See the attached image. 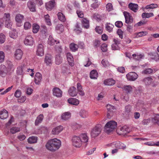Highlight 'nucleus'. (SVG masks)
Returning <instances> with one entry per match:
<instances>
[{"instance_id": "1", "label": "nucleus", "mask_w": 159, "mask_h": 159, "mask_svg": "<svg viewBox=\"0 0 159 159\" xmlns=\"http://www.w3.org/2000/svg\"><path fill=\"white\" fill-rule=\"evenodd\" d=\"M61 146V141L59 139L55 138L48 140L45 146L48 150L54 152L58 150Z\"/></svg>"}, {"instance_id": "2", "label": "nucleus", "mask_w": 159, "mask_h": 159, "mask_svg": "<svg viewBox=\"0 0 159 159\" xmlns=\"http://www.w3.org/2000/svg\"><path fill=\"white\" fill-rule=\"evenodd\" d=\"M88 140L86 134H83L80 136H74L72 139L73 145L77 148L80 147L84 143H86Z\"/></svg>"}, {"instance_id": "3", "label": "nucleus", "mask_w": 159, "mask_h": 159, "mask_svg": "<svg viewBox=\"0 0 159 159\" xmlns=\"http://www.w3.org/2000/svg\"><path fill=\"white\" fill-rule=\"evenodd\" d=\"M117 123L114 120L107 122L104 127V131L108 134L113 131L117 127Z\"/></svg>"}, {"instance_id": "4", "label": "nucleus", "mask_w": 159, "mask_h": 159, "mask_svg": "<svg viewBox=\"0 0 159 159\" xmlns=\"http://www.w3.org/2000/svg\"><path fill=\"white\" fill-rule=\"evenodd\" d=\"M102 129V126L101 125H97L91 130L90 134L92 137L95 138L98 136L101 133Z\"/></svg>"}, {"instance_id": "5", "label": "nucleus", "mask_w": 159, "mask_h": 159, "mask_svg": "<svg viewBox=\"0 0 159 159\" xmlns=\"http://www.w3.org/2000/svg\"><path fill=\"white\" fill-rule=\"evenodd\" d=\"M121 88L127 94H125V96H122L121 98V99L125 100L126 101H127L129 100V97L127 94L130 93L132 91V88L129 85H125L123 87Z\"/></svg>"}, {"instance_id": "6", "label": "nucleus", "mask_w": 159, "mask_h": 159, "mask_svg": "<svg viewBox=\"0 0 159 159\" xmlns=\"http://www.w3.org/2000/svg\"><path fill=\"white\" fill-rule=\"evenodd\" d=\"M3 18L5 20V27L9 29H11L12 22L10 19V14L9 13H5Z\"/></svg>"}, {"instance_id": "7", "label": "nucleus", "mask_w": 159, "mask_h": 159, "mask_svg": "<svg viewBox=\"0 0 159 159\" xmlns=\"http://www.w3.org/2000/svg\"><path fill=\"white\" fill-rule=\"evenodd\" d=\"M24 16L20 14L16 15L15 19L16 21V25L18 27H20L22 25V21L24 20Z\"/></svg>"}, {"instance_id": "8", "label": "nucleus", "mask_w": 159, "mask_h": 159, "mask_svg": "<svg viewBox=\"0 0 159 159\" xmlns=\"http://www.w3.org/2000/svg\"><path fill=\"white\" fill-rule=\"evenodd\" d=\"M123 14L125 18V22L127 24H130L133 22V18L129 12L125 11Z\"/></svg>"}, {"instance_id": "9", "label": "nucleus", "mask_w": 159, "mask_h": 159, "mask_svg": "<svg viewBox=\"0 0 159 159\" xmlns=\"http://www.w3.org/2000/svg\"><path fill=\"white\" fill-rule=\"evenodd\" d=\"M138 77V75L134 72H130L126 75L127 79L129 81H134L137 79Z\"/></svg>"}, {"instance_id": "10", "label": "nucleus", "mask_w": 159, "mask_h": 159, "mask_svg": "<svg viewBox=\"0 0 159 159\" xmlns=\"http://www.w3.org/2000/svg\"><path fill=\"white\" fill-rule=\"evenodd\" d=\"M24 43L26 45L32 46L34 43L33 39L31 35H29L26 37Z\"/></svg>"}, {"instance_id": "11", "label": "nucleus", "mask_w": 159, "mask_h": 159, "mask_svg": "<svg viewBox=\"0 0 159 159\" xmlns=\"http://www.w3.org/2000/svg\"><path fill=\"white\" fill-rule=\"evenodd\" d=\"M53 94L58 98H61L62 96V91L58 88H55L52 90Z\"/></svg>"}, {"instance_id": "12", "label": "nucleus", "mask_w": 159, "mask_h": 159, "mask_svg": "<svg viewBox=\"0 0 159 159\" xmlns=\"http://www.w3.org/2000/svg\"><path fill=\"white\" fill-rule=\"evenodd\" d=\"M112 147L114 149L111 151L112 155H114L118 152L119 149V145L118 143H113L112 144Z\"/></svg>"}, {"instance_id": "13", "label": "nucleus", "mask_w": 159, "mask_h": 159, "mask_svg": "<svg viewBox=\"0 0 159 159\" xmlns=\"http://www.w3.org/2000/svg\"><path fill=\"white\" fill-rule=\"evenodd\" d=\"M36 54L38 56H42L44 55L43 46L42 44H39L37 46Z\"/></svg>"}, {"instance_id": "14", "label": "nucleus", "mask_w": 159, "mask_h": 159, "mask_svg": "<svg viewBox=\"0 0 159 159\" xmlns=\"http://www.w3.org/2000/svg\"><path fill=\"white\" fill-rule=\"evenodd\" d=\"M23 52L20 49H17L15 52L14 56L15 58L18 60H20L23 56Z\"/></svg>"}, {"instance_id": "15", "label": "nucleus", "mask_w": 159, "mask_h": 159, "mask_svg": "<svg viewBox=\"0 0 159 159\" xmlns=\"http://www.w3.org/2000/svg\"><path fill=\"white\" fill-rule=\"evenodd\" d=\"M63 129V127L62 126H59L52 129V133L53 135H57L60 133Z\"/></svg>"}, {"instance_id": "16", "label": "nucleus", "mask_w": 159, "mask_h": 159, "mask_svg": "<svg viewBox=\"0 0 159 159\" xmlns=\"http://www.w3.org/2000/svg\"><path fill=\"white\" fill-rule=\"evenodd\" d=\"M28 7L30 11L32 12L36 11V7L35 3L31 1H29L27 3Z\"/></svg>"}, {"instance_id": "17", "label": "nucleus", "mask_w": 159, "mask_h": 159, "mask_svg": "<svg viewBox=\"0 0 159 159\" xmlns=\"http://www.w3.org/2000/svg\"><path fill=\"white\" fill-rule=\"evenodd\" d=\"M55 5L54 0L50 1L45 4V7L47 10H51L54 7Z\"/></svg>"}, {"instance_id": "18", "label": "nucleus", "mask_w": 159, "mask_h": 159, "mask_svg": "<svg viewBox=\"0 0 159 159\" xmlns=\"http://www.w3.org/2000/svg\"><path fill=\"white\" fill-rule=\"evenodd\" d=\"M66 57L69 64L71 66H73L74 64L73 57L72 54L68 52L66 54Z\"/></svg>"}, {"instance_id": "19", "label": "nucleus", "mask_w": 159, "mask_h": 159, "mask_svg": "<svg viewBox=\"0 0 159 159\" xmlns=\"http://www.w3.org/2000/svg\"><path fill=\"white\" fill-rule=\"evenodd\" d=\"M129 128L126 125L121 127L120 129V135H124L129 132Z\"/></svg>"}, {"instance_id": "20", "label": "nucleus", "mask_w": 159, "mask_h": 159, "mask_svg": "<svg viewBox=\"0 0 159 159\" xmlns=\"http://www.w3.org/2000/svg\"><path fill=\"white\" fill-rule=\"evenodd\" d=\"M8 111L5 109L0 111V118L2 119H4L8 117Z\"/></svg>"}, {"instance_id": "21", "label": "nucleus", "mask_w": 159, "mask_h": 159, "mask_svg": "<svg viewBox=\"0 0 159 159\" xmlns=\"http://www.w3.org/2000/svg\"><path fill=\"white\" fill-rule=\"evenodd\" d=\"M42 79V76L41 74L39 72L36 73L35 78L34 82L37 84H39L41 81Z\"/></svg>"}, {"instance_id": "22", "label": "nucleus", "mask_w": 159, "mask_h": 159, "mask_svg": "<svg viewBox=\"0 0 159 159\" xmlns=\"http://www.w3.org/2000/svg\"><path fill=\"white\" fill-rule=\"evenodd\" d=\"M129 8L134 12H136L138 9V6L137 4L130 3L129 4Z\"/></svg>"}, {"instance_id": "23", "label": "nucleus", "mask_w": 159, "mask_h": 159, "mask_svg": "<svg viewBox=\"0 0 159 159\" xmlns=\"http://www.w3.org/2000/svg\"><path fill=\"white\" fill-rule=\"evenodd\" d=\"M44 61L47 65L51 64L52 61V57L49 54H47L45 56Z\"/></svg>"}, {"instance_id": "24", "label": "nucleus", "mask_w": 159, "mask_h": 159, "mask_svg": "<svg viewBox=\"0 0 159 159\" xmlns=\"http://www.w3.org/2000/svg\"><path fill=\"white\" fill-rule=\"evenodd\" d=\"M83 27L86 29H88L89 26V21L86 18H83L82 20Z\"/></svg>"}, {"instance_id": "25", "label": "nucleus", "mask_w": 159, "mask_h": 159, "mask_svg": "<svg viewBox=\"0 0 159 159\" xmlns=\"http://www.w3.org/2000/svg\"><path fill=\"white\" fill-rule=\"evenodd\" d=\"M68 102L70 104L75 105H77L79 103L78 100L74 98H70L68 99Z\"/></svg>"}, {"instance_id": "26", "label": "nucleus", "mask_w": 159, "mask_h": 159, "mask_svg": "<svg viewBox=\"0 0 159 159\" xmlns=\"http://www.w3.org/2000/svg\"><path fill=\"white\" fill-rule=\"evenodd\" d=\"M68 92L69 94L71 96H75L77 94L76 89L74 87L70 88L68 91Z\"/></svg>"}, {"instance_id": "27", "label": "nucleus", "mask_w": 159, "mask_h": 159, "mask_svg": "<svg viewBox=\"0 0 159 159\" xmlns=\"http://www.w3.org/2000/svg\"><path fill=\"white\" fill-rule=\"evenodd\" d=\"M71 113L69 112H65L61 116V118L64 120H66L69 119L71 117Z\"/></svg>"}, {"instance_id": "28", "label": "nucleus", "mask_w": 159, "mask_h": 159, "mask_svg": "<svg viewBox=\"0 0 159 159\" xmlns=\"http://www.w3.org/2000/svg\"><path fill=\"white\" fill-rule=\"evenodd\" d=\"M114 43L111 45V48L113 50H117L118 49V44L119 42L118 39H114Z\"/></svg>"}, {"instance_id": "29", "label": "nucleus", "mask_w": 159, "mask_h": 159, "mask_svg": "<svg viewBox=\"0 0 159 159\" xmlns=\"http://www.w3.org/2000/svg\"><path fill=\"white\" fill-rule=\"evenodd\" d=\"M77 88L79 95L81 96H84L85 93L82 89V86L79 83H78L77 84Z\"/></svg>"}, {"instance_id": "30", "label": "nucleus", "mask_w": 159, "mask_h": 159, "mask_svg": "<svg viewBox=\"0 0 159 159\" xmlns=\"http://www.w3.org/2000/svg\"><path fill=\"white\" fill-rule=\"evenodd\" d=\"M115 81L112 79H109L105 80L104 81V84L107 85L111 86L115 84Z\"/></svg>"}, {"instance_id": "31", "label": "nucleus", "mask_w": 159, "mask_h": 159, "mask_svg": "<svg viewBox=\"0 0 159 159\" xmlns=\"http://www.w3.org/2000/svg\"><path fill=\"white\" fill-rule=\"evenodd\" d=\"M98 72L96 70H93L90 72V77L92 79H97L98 77Z\"/></svg>"}, {"instance_id": "32", "label": "nucleus", "mask_w": 159, "mask_h": 159, "mask_svg": "<svg viewBox=\"0 0 159 159\" xmlns=\"http://www.w3.org/2000/svg\"><path fill=\"white\" fill-rule=\"evenodd\" d=\"M10 37L14 39H16L18 37V33L16 30H13L9 33Z\"/></svg>"}, {"instance_id": "33", "label": "nucleus", "mask_w": 159, "mask_h": 159, "mask_svg": "<svg viewBox=\"0 0 159 159\" xmlns=\"http://www.w3.org/2000/svg\"><path fill=\"white\" fill-rule=\"evenodd\" d=\"M43 119V114H40L37 116L35 120V124L36 125H38L41 123Z\"/></svg>"}, {"instance_id": "34", "label": "nucleus", "mask_w": 159, "mask_h": 159, "mask_svg": "<svg viewBox=\"0 0 159 159\" xmlns=\"http://www.w3.org/2000/svg\"><path fill=\"white\" fill-rule=\"evenodd\" d=\"M64 30V27L61 24H58L56 27V30L58 34L62 33Z\"/></svg>"}, {"instance_id": "35", "label": "nucleus", "mask_w": 159, "mask_h": 159, "mask_svg": "<svg viewBox=\"0 0 159 159\" xmlns=\"http://www.w3.org/2000/svg\"><path fill=\"white\" fill-rule=\"evenodd\" d=\"M57 16L58 19L61 22H65L66 21V18L65 16L62 12H58Z\"/></svg>"}, {"instance_id": "36", "label": "nucleus", "mask_w": 159, "mask_h": 159, "mask_svg": "<svg viewBox=\"0 0 159 159\" xmlns=\"http://www.w3.org/2000/svg\"><path fill=\"white\" fill-rule=\"evenodd\" d=\"M106 107L107 110V112H113L116 110V108L114 106L110 104H107Z\"/></svg>"}, {"instance_id": "37", "label": "nucleus", "mask_w": 159, "mask_h": 159, "mask_svg": "<svg viewBox=\"0 0 159 159\" xmlns=\"http://www.w3.org/2000/svg\"><path fill=\"white\" fill-rule=\"evenodd\" d=\"M38 137L36 136H32L29 137L28 139V142L29 143L32 144L37 143Z\"/></svg>"}, {"instance_id": "38", "label": "nucleus", "mask_w": 159, "mask_h": 159, "mask_svg": "<svg viewBox=\"0 0 159 159\" xmlns=\"http://www.w3.org/2000/svg\"><path fill=\"white\" fill-rule=\"evenodd\" d=\"M79 115L81 117L84 118L88 116V113L86 110L82 109L80 111Z\"/></svg>"}, {"instance_id": "39", "label": "nucleus", "mask_w": 159, "mask_h": 159, "mask_svg": "<svg viewBox=\"0 0 159 159\" xmlns=\"http://www.w3.org/2000/svg\"><path fill=\"white\" fill-rule=\"evenodd\" d=\"M152 122L155 124L159 125V115L156 114L152 119Z\"/></svg>"}, {"instance_id": "40", "label": "nucleus", "mask_w": 159, "mask_h": 159, "mask_svg": "<svg viewBox=\"0 0 159 159\" xmlns=\"http://www.w3.org/2000/svg\"><path fill=\"white\" fill-rule=\"evenodd\" d=\"M70 49L73 52H75L78 48V46L74 43H71L70 46Z\"/></svg>"}, {"instance_id": "41", "label": "nucleus", "mask_w": 159, "mask_h": 159, "mask_svg": "<svg viewBox=\"0 0 159 159\" xmlns=\"http://www.w3.org/2000/svg\"><path fill=\"white\" fill-rule=\"evenodd\" d=\"M154 16V14L152 13H143L142 14V17L143 18H148Z\"/></svg>"}, {"instance_id": "42", "label": "nucleus", "mask_w": 159, "mask_h": 159, "mask_svg": "<svg viewBox=\"0 0 159 159\" xmlns=\"http://www.w3.org/2000/svg\"><path fill=\"white\" fill-rule=\"evenodd\" d=\"M158 6L157 4L155 3H152L146 6L144 9H154L157 8Z\"/></svg>"}, {"instance_id": "43", "label": "nucleus", "mask_w": 159, "mask_h": 159, "mask_svg": "<svg viewBox=\"0 0 159 159\" xmlns=\"http://www.w3.org/2000/svg\"><path fill=\"white\" fill-rule=\"evenodd\" d=\"M56 42V40L53 39L52 37L50 35L48 39V43L50 45H53Z\"/></svg>"}, {"instance_id": "44", "label": "nucleus", "mask_w": 159, "mask_h": 159, "mask_svg": "<svg viewBox=\"0 0 159 159\" xmlns=\"http://www.w3.org/2000/svg\"><path fill=\"white\" fill-rule=\"evenodd\" d=\"M33 32L34 33H36L39 31V26L37 24H34L33 25Z\"/></svg>"}, {"instance_id": "45", "label": "nucleus", "mask_w": 159, "mask_h": 159, "mask_svg": "<svg viewBox=\"0 0 159 159\" xmlns=\"http://www.w3.org/2000/svg\"><path fill=\"white\" fill-rule=\"evenodd\" d=\"M152 81V79L151 77H147L144 78L143 80V81L144 82L146 85H149L150 84Z\"/></svg>"}, {"instance_id": "46", "label": "nucleus", "mask_w": 159, "mask_h": 159, "mask_svg": "<svg viewBox=\"0 0 159 159\" xmlns=\"http://www.w3.org/2000/svg\"><path fill=\"white\" fill-rule=\"evenodd\" d=\"M20 129L19 127H13L10 129V132L12 134H14L16 132H19Z\"/></svg>"}, {"instance_id": "47", "label": "nucleus", "mask_w": 159, "mask_h": 159, "mask_svg": "<svg viewBox=\"0 0 159 159\" xmlns=\"http://www.w3.org/2000/svg\"><path fill=\"white\" fill-rule=\"evenodd\" d=\"M106 25V30L109 32H111L112 31V29L114 27V25L110 24V23H107Z\"/></svg>"}, {"instance_id": "48", "label": "nucleus", "mask_w": 159, "mask_h": 159, "mask_svg": "<svg viewBox=\"0 0 159 159\" xmlns=\"http://www.w3.org/2000/svg\"><path fill=\"white\" fill-rule=\"evenodd\" d=\"M62 62V59L59 55H57L56 57L55 63L57 65L60 64Z\"/></svg>"}, {"instance_id": "49", "label": "nucleus", "mask_w": 159, "mask_h": 159, "mask_svg": "<svg viewBox=\"0 0 159 159\" xmlns=\"http://www.w3.org/2000/svg\"><path fill=\"white\" fill-rule=\"evenodd\" d=\"M31 24L29 22H26L25 23L24 25V29L25 30H28L31 28Z\"/></svg>"}, {"instance_id": "50", "label": "nucleus", "mask_w": 159, "mask_h": 159, "mask_svg": "<svg viewBox=\"0 0 159 159\" xmlns=\"http://www.w3.org/2000/svg\"><path fill=\"white\" fill-rule=\"evenodd\" d=\"M24 68L22 66H19L17 68L16 70L17 74L18 75H22L23 73Z\"/></svg>"}, {"instance_id": "51", "label": "nucleus", "mask_w": 159, "mask_h": 159, "mask_svg": "<svg viewBox=\"0 0 159 159\" xmlns=\"http://www.w3.org/2000/svg\"><path fill=\"white\" fill-rule=\"evenodd\" d=\"M45 21L47 24L49 25H51L52 24L49 16L48 14L45 15L44 16Z\"/></svg>"}, {"instance_id": "52", "label": "nucleus", "mask_w": 159, "mask_h": 159, "mask_svg": "<svg viewBox=\"0 0 159 159\" xmlns=\"http://www.w3.org/2000/svg\"><path fill=\"white\" fill-rule=\"evenodd\" d=\"M101 63L103 66L105 67H107L110 65L108 61L105 59H103L102 60Z\"/></svg>"}, {"instance_id": "53", "label": "nucleus", "mask_w": 159, "mask_h": 159, "mask_svg": "<svg viewBox=\"0 0 159 159\" xmlns=\"http://www.w3.org/2000/svg\"><path fill=\"white\" fill-rule=\"evenodd\" d=\"M107 45L105 43L102 44L100 46L101 50L104 52H105L107 51Z\"/></svg>"}, {"instance_id": "54", "label": "nucleus", "mask_w": 159, "mask_h": 159, "mask_svg": "<svg viewBox=\"0 0 159 159\" xmlns=\"http://www.w3.org/2000/svg\"><path fill=\"white\" fill-rule=\"evenodd\" d=\"M147 34L148 32L146 31L140 32L137 34L136 36L137 37H139L146 35Z\"/></svg>"}, {"instance_id": "55", "label": "nucleus", "mask_w": 159, "mask_h": 159, "mask_svg": "<svg viewBox=\"0 0 159 159\" xmlns=\"http://www.w3.org/2000/svg\"><path fill=\"white\" fill-rule=\"evenodd\" d=\"M106 9L108 11H110L113 9L112 4L111 3H109L106 5Z\"/></svg>"}, {"instance_id": "56", "label": "nucleus", "mask_w": 159, "mask_h": 159, "mask_svg": "<svg viewBox=\"0 0 159 159\" xmlns=\"http://www.w3.org/2000/svg\"><path fill=\"white\" fill-rule=\"evenodd\" d=\"M5 54L2 51H0V63L2 62L4 60Z\"/></svg>"}, {"instance_id": "57", "label": "nucleus", "mask_w": 159, "mask_h": 159, "mask_svg": "<svg viewBox=\"0 0 159 159\" xmlns=\"http://www.w3.org/2000/svg\"><path fill=\"white\" fill-rule=\"evenodd\" d=\"M5 40V36L2 33L0 34V44L4 43Z\"/></svg>"}, {"instance_id": "58", "label": "nucleus", "mask_w": 159, "mask_h": 159, "mask_svg": "<svg viewBox=\"0 0 159 159\" xmlns=\"http://www.w3.org/2000/svg\"><path fill=\"white\" fill-rule=\"evenodd\" d=\"M76 14L79 18H82L84 16V14L83 12L81 11L77 10L76 11Z\"/></svg>"}, {"instance_id": "59", "label": "nucleus", "mask_w": 159, "mask_h": 159, "mask_svg": "<svg viewBox=\"0 0 159 159\" xmlns=\"http://www.w3.org/2000/svg\"><path fill=\"white\" fill-rule=\"evenodd\" d=\"M96 32L99 34H101L102 33V28L101 26H96L95 28Z\"/></svg>"}, {"instance_id": "60", "label": "nucleus", "mask_w": 159, "mask_h": 159, "mask_svg": "<svg viewBox=\"0 0 159 159\" xmlns=\"http://www.w3.org/2000/svg\"><path fill=\"white\" fill-rule=\"evenodd\" d=\"M19 97L20 98H18V102L20 103L24 102L26 99V97L25 96Z\"/></svg>"}, {"instance_id": "61", "label": "nucleus", "mask_w": 159, "mask_h": 159, "mask_svg": "<svg viewBox=\"0 0 159 159\" xmlns=\"http://www.w3.org/2000/svg\"><path fill=\"white\" fill-rule=\"evenodd\" d=\"M76 28L74 29V30L77 33H79L81 32V29L79 25L77 23L75 25Z\"/></svg>"}, {"instance_id": "62", "label": "nucleus", "mask_w": 159, "mask_h": 159, "mask_svg": "<svg viewBox=\"0 0 159 159\" xmlns=\"http://www.w3.org/2000/svg\"><path fill=\"white\" fill-rule=\"evenodd\" d=\"M125 112L127 113H129L131 111L132 107L129 105H127L125 107Z\"/></svg>"}, {"instance_id": "63", "label": "nucleus", "mask_w": 159, "mask_h": 159, "mask_svg": "<svg viewBox=\"0 0 159 159\" xmlns=\"http://www.w3.org/2000/svg\"><path fill=\"white\" fill-rule=\"evenodd\" d=\"M153 70L150 68H148L145 70L143 72V73L144 74H150L152 72Z\"/></svg>"}, {"instance_id": "64", "label": "nucleus", "mask_w": 159, "mask_h": 159, "mask_svg": "<svg viewBox=\"0 0 159 159\" xmlns=\"http://www.w3.org/2000/svg\"><path fill=\"white\" fill-rule=\"evenodd\" d=\"M21 95V91L19 90H17L15 92L14 96L17 98H19L20 97Z\"/></svg>"}]
</instances>
